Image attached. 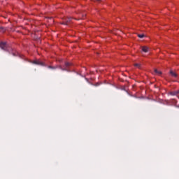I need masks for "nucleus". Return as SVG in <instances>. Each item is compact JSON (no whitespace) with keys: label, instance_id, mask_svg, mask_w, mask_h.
<instances>
[{"label":"nucleus","instance_id":"1","mask_svg":"<svg viewBox=\"0 0 179 179\" xmlns=\"http://www.w3.org/2000/svg\"><path fill=\"white\" fill-rule=\"evenodd\" d=\"M71 65L72 64L69 62H66L64 67H62V66H48V68L49 69H57V68H59V69H61V71H68V68H69V66H71Z\"/></svg>","mask_w":179,"mask_h":179},{"label":"nucleus","instance_id":"2","mask_svg":"<svg viewBox=\"0 0 179 179\" xmlns=\"http://www.w3.org/2000/svg\"><path fill=\"white\" fill-rule=\"evenodd\" d=\"M0 48L3 50V51H8V43H6V42H0Z\"/></svg>","mask_w":179,"mask_h":179},{"label":"nucleus","instance_id":"3","mask_svg":"<svg viewBox=\"0 0 179 179\" xmlns=\"http://www.w3.org/2000/svg\"><path fill=\"white\" fill-rule=\"evenodd\" d=\"M33 64H35V65H40L41 66H45V64H44V62L40 60H35L33 62Z\"/></svg>","mask_w":179,"mask_h":179},{"label":"nucleus","instance_id":"4","mask_svg":"<svg viewBox=\"0 0 179 179\" xmlns=\"http://www.w3.org/2000/svg\"><path fill=\"white\" fill-rule=\"evenodd\" d=\"M71 20H72L71 17H67L64 20V22H63L62 24H66V26H68V24L71 23Z\"/></svg>","mask_w":179,"mask_h":179},{"label":"nucleus","instance_id":"5","mask_svg":"<svg viewBox=\"0 0 179 179\" xmlns=\"http://www.w3.org/2000/svg\"><path fill=\"white\" fill-rule=\"evenodd\" d=\"M141 50L143 52H149V48L147 46H143Z\"/></svg>","mask_w":179,"mask_h":179},{"label":"nucleus","instance_id":"6","mask_svg":"<svg viewBox=\"0 0 179 179\" xmlns=\"http://www.w3.org/2000/svg\"><path fill=\"white\" fill-rule=\"evenodd\" d=\"M170 75H171L173 78H177L178 76L177 73H176V72L173 71L172 70L170 71Z\"/></svg>","mask_w":179,"mask_h":179},{"label":"nucleus","instance_id":"7","mask_svg":"<svg viewBox=\"0 0 179 179\" xmlns=\"http://www.w3.org/2000/svg\"><path fill=\"white\" fill-rule=\"evenodd\" d=\"M170 94L171 96H177V94H179V90L177 91H173V92H170Z\"/></svg>","mask_w":179,"mask_h":179},{"label":"nucleus","instance_id":"8","mask_svg":"<svg viewBox=\"0 0 179 179\" xmlns=\"http://www.w3.org/2000/svg\"><path fill=\"white\" fill-rule=\"evenodd\" d=\"M5 31H6V29H5L3 27H0V32L5 33Z\"/></svg>","mask_w":179,"mask_h":179},{"label":"nucleus","instance_id":"9","mask_svg":"<svg viewBox=\"0 0 179 179\" xmlns=\"http://www.w3.org/2000/svg\"><path fill=\"white\" fill-rule=\"evenodd\" d=\"M154 72L157 73V75H162V71H159L157 69H155Z\"/></svg>","mask_w":179,"mask_h":179},{"label":"nucleus","instance_id":"10","mask_svg":"<svg viewBox=\"0 0 179 179\" xmlns=\"http://www.w3.org/2000/svg\"><path fill=\"white\" fill-rule=\"evenodd\" d=\"M137 36L139 38H143V37H145V34H138Z\"/></svg>","mask_w":179,"mask_h":179},{"label":"nucleus","instance_id":"11","mask_svg":"<svg viewBox=\"0 0 179 179\" xmlns=\"http://www.w3.org/2000/svg\"><path fill=\"white\" fill-rule=\"evenodd\" d=\"M134 66H138V68H141V64H134Z\"/></svg>","mask_w":179,"mask_h":179},{"label":"nucleus","instance_id":"12","mask_svg":"<svg viewBox=\"0 0 179 179\" xmlns=\"http://www.w3.org/2000/svg\"><path fill=\"white\" fill-rule=\"evenodd\" d=\"M96 1H100V0H96Z\"/></svg>","mask_w":179,"mask_h":179}]
</instances>
